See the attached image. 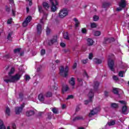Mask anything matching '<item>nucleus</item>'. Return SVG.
<instances>
[{
  "label": "nucleus",
  "instance_id": "39",
  "mask_svg": "<svg viewBox=\"0 0 129 129\" xmlns=\"http://www.w3.org/2000/svg\"><path fill=\"white\" fill-rule=\"evenodd\" d=\"M47 117L49 119L52 118V112H50L47 113Z\"/></svg>",
  "mask_w": 129,
  "mask_h": 129
},
{
  "label": "nucleus",
  "instance_id": "44",
  "mask_svg": "<svg viewBox=\"0 0 129 129\" xmlns=\"http://www.w3.org/2000/svg\"><path fill=\"white\" fill-rule=\"evenodd\" d=\"M108 94H109V92L107 91H105L104 92V94L105 97H108Z\"/></svg>",
  "mask_w": 129,
  "mask_h": 129
},
{
  "label": "nucleus",
  "instance_id": "20",
  "mask_svg": "<svg viewBox=\"0 0 129 129\" xmlns=\"http://www.w3.org/2000/svg\"><path fill=\"white\" fill-rule=\"evenodd\" d=\"M93 61L95 64H101L102 63V60L101 59L95 58Z\"/></svg>",
  "mask_w": 129,
  "mask_h": 129
},
{
  "label": "nucleus",
  "instance_id": "61",
  "mask_svg": "<svg viewBox=\"0 0 129 129\" xmlns=\"http://www.w3.org/2000/svg\"><path fill=\"white\" fill-rule=\"evenodd\" d=\"M27 2H29V6H32L33 5V3H32V0H27Z\"/></svg>",
  "mask_w": 129,
  "mask_h": 129
},
{
  "label": "nucleus",
  "instance_id": "28",
  "mask_svg": "<svg viewBox=\"0 0 129 129\" xmlns=\"http://www.w3.org/2000/svg\"><path fill=\"white\" fill-rule=\"evenodd\" d=\"M37 30L38 33H41V31H42V26L41 24H38L37 25Z\"/></svg>",
  "mask_w": 129,
  "mask_h": 129
},
{
  "label": "nucleus",
  "instance_id": "41",
  "mask_svg": "<svg viewBox=\"0 0 129 129\" xmlns=\"http://www.w3.org/2000/svg\"><path fill=\"white\" fill-rule=\"evenodd\" d=\"M38 11L39 13H43V7L42 6H38Z\"/></svg>",
  "mask_w": 129,
  "mask_h": 129
},
{
  "label": "nucleus",
  "instance_id": "29",
  "mask_svg": "<svg viewBox=\"0 0 129 129\" xmlns=\"http://www.w3.org/2000/svg\"><path fill=\"white\" fill-rule=\"evenodd\" d=\"M127 110V107L126 105L123 106L122 107V113H125Z\"/></svg>",
  "mask_w": 129,
  "mask_h": 129
},
{
  "label": "nucleus",
  "instance_id": "8",
  "mask_svg": "<svg viewBox=\"0 0 129 129\" xmlns=\"http://www.w3.org/2000/svg\"><path fill=\"white\" fill-rule=\"evenodd\" d=\"M114 38H105L103 43L104 44H109L110 43H111V42H114Z\"/></svg>",
  "mask_w": 129,
  "mask_h": 129
},
{
  "label": "nucleus",
  "instance_id": "59",
  "mask_svg": "<svg viewBox=\"0 0 129 129\" xmlns=\"http://www.w3.org/2000/svg\"><path fill=\"white\" fill-rule=\"evenodd\" d=\"M88 59H85V60H82V63L83 64H86V63H87V60Z\"/></svg>",
  "mask_w": 129,
  "mask_h": 129
},
{
  "label": "nucleus",
  "instance_id": "37",
  "mask_svg": "<svg viewBox=\"0 0 129 129\" xmlns=\"http://www.w3.org/2000/svg\"><path fill=\"white\" fill-rule=\"evenodd\" d=\"M96 27H97L96 23L94 22L91 23V28H96Z\"/></svg>",
  "mask_w": 129,
  "mask_h": 129
},
{
  "label": "nucleus",
  "instance_id": "63",
  "mask_svg": "<svg viewBox=\"0 0 129 129\" xmlns=\"http://www.w3.org/2000/svg\"><path fill=\"white\" fill-rule=\"evenodd\" d=\"M16 124L13 123V124H12V128H13V129H16Z\"/></svg>",
  "mask_w": 129,
  "mask_h": 129
},
{
  "label": "nucleus",
  "instance_id": "17",
  "mask_svg": "<svg viewBox=\"0 0 129 129\" xmlns=\"http://www.w3.org/2000/svg\"><path fill=\"white\" fill-rule=\"evenodd\" d=\"M44 96L47 98L52 97V96H53V93H52L51 92H50V91L47 92L44 94Z\"/></svg>",
  "mask_w": 129,
  "mask_h": 129
},
{
  "label": "nucleus",
  "instance_id": "40",
  "mask_svg": "<svg viewBox=\"0 0 129 129\" xmlns=\"http://www.w3.org/2000/svg\"><path fill=\"white\" fill-rule=\"evenodd\" d=\"M21 51V48H16L15 49H14V53H20V51Z\"/></svg>",
  "mask_w": 129,
  "mask_h": 129
},
{
  "label": "nucleus",
  "instance_id": "55",
  "mask_svg": "<svg viewBox=\"0 0 129 129\" xmlns=\"http://www.w3.org/2000/svg\"><path fill=\"white\" fill-rule=\"evenodd\" d=\"M25 105H26V104H25V103H23V104L19 107L20 108H22V110H23V109H24V107H25Z\"/></svg>",
  "mask_w": 129,
  "mask_h": 129
},
{
  "label": "nucleus",
  "instance_id": "33",
  "mask_svg": "<svg viewBox=\"0 0 129 129\" xmlns=\"http://www.w3.org/2000/svg\"><path fill=\"white\" fill-rule=\"evenodd\" d=\"M51 111L54 113V114H58V109H57L56 107L52 108Z\"/></svg>",
  "mask_w": 129,
  "mask_h": 129
},
{
  "label": "nucleus",
  "instance_id": "27",
  "mask_svg": "<svg viewBox=\"0 0 129 129\" xmlns=\"http://www.w3.org/2000/svg\"><path fill=\"white\" fill-rule=\"evenodd\" d=\"M10 113H11V110L10 109V108L7 107L6 110L5 111V114L8 115V116H10V115H11Z\"/></svg>",
  "mask_w": 129,
  "mask_h": 129
},
{
  "label": "nucleus",
  "instance_id": "45",
  "mask_svg": "<svg viewBox=\"0 0 129 129\" xmlns=\"http://www.w3.org/2000/svg\"><path fill=\"white\" fill-rule=\"evenodd\" d=\"M87 32V30H86V28H83L82 29V32L83 34H86V32Z\"/></svg>",
  "mask_w": 129,
  "mask_h": 129
},
{
  "label": "nucleus",
  "instance_id": "53",
  "mask_svg": "<svg viewBox=\"0 0 129 129\" xmlns=\"http://www.w3.org/2000/svg\"><path fill=\"white\" fill-rule=\"evenodd\" d=\"M93 57V54L92 53H90L89 55V59H90V60H91V59H92Z\"/></svg>",
  "mask_w": 129,
  "mask_h": 129
},
{
  "label": "nucleus",
  "instance_id": "12",
  "mask_svg": "<svg viewBox=\"0 0 129 129\" xmlns=\"http://www.w3.org/2000/svg\"><path fill=\"white\" fill-rule=\"evenodd\" d=\"M119 6L121 9H123L125 7H126V3H125V0H121L120 2L119 3Z\"/></svg>",
  "mask_w": 129,
  "mask_h": 129
},
{
  "label": "nucleus",
  "instance_id": "4",
  "mask_svg": "<svg viewBox=\"0 0 129 129\" xmlns=\"http://www.w3.org/2000/svg\"><path fill=\"white\" fill-rule=\"evenodd\" d=\"M108 66L110 70L114 71V60L111 59H108Z\"/></svg>",
  "mask_w": 129,
  "mask_h": 129
},
{
  "label": "nucleus",
  "instance_id": "30",
  "mask_svg": "<svg viewBox=\"0 0 129 129\" xmlns=\"http://www.w3.org/2000/svg\"><path fill=\"white\" fill-rule=\"evenodd\" d=\"M112 92H113V93H114V94L118 95V89L116 88H113Z\"/></svg>",
  "mask_w": 129,
  "mask_h": 129
},
{
  "label": "nucleus",
  "instance_id": "24",
  "mask_svg": "<svg viewBox=\"0 0 129 129\" xmlns=\"http://www.w3.org/2000/svg\"><path fill=\"white\" fill-rule=\"evenodd\" d=\"M0 129H7L6 126L4 124V122L2 119H0Z\"/></svg>",
  "mask_w": 129,
  "mask_h": 129
},
{
  "label": "nucleus",
  "instance_id": "43",
  "mask_svg": "<svg viewBox=\"0 0 129 129\" xmlns=\"http://www.w3.org/2000/svg\"><path fill=\"white\" fill-rule=\"evenodd\" d=\"M46 32V35H49V34L51 33V30H50L49 28H47Z\"/></svg>",
  "mask_w": 129,
  "mask_h": 129
},
{
  "label": "nucleus",
  "instance_id": "47",
  "mask_svg": "<svg viewBox=\"0 0 129 129\" xmlns=\"http://www.w3.org/2000/svg\"><path fill=\"white\" fill-rule=\"evenodd\" d=\"M69 82L72 86H74V85H75V81H69Z\"/></svg>",
  "mask_w": 129,
  "mask_h": 129
},
{
  "label": "nucleus",
  "instance_id": "21",
  "mask_svg": "<svg viewBox=\"0 0 129 129\" xmlns=\"http://www.w3.org/2000/svg\"><path fill=\"white\" fill-rule=\"evenodd\" d=\"M43 6L45 10H49V9H50V6H49V4L46 2H43Z\"/></svg>",
  "mask_w": 129,
  "mask_h": 129
},
{
  "label": "nucleus",
  "instance_id": "36",
  "mask_svg": "<svg viewBox=\"0 0 129 129\" xmlns=\"http://www.w3.org/2000/svg\"><path fill=\"white\" fill-rule=\"evenodd\" d=\"M25 80H26V81H29V80H30V79H31V77H30V76H29L28 75H25Z\"/></svg>",
  "mask_w": 129,
  "mask_h": 129
},
{
  "label": "nucleus",
  "instance_id": "42",
  "mask_svg": "<svg viewBox=\"0 0 129 129\" xmlns=\"http://www.w3.org/2000/svg\"><path fill=\"white\" fill-rule=\"evenodd\" d=\"M100 34H101V33H100V31H95V32H94V35L95 36H100Z\"/></svg>",
  "mask_w": 129,
  "mask_h": 129
},
{
  "label": "nucleus",
  "instance_id": "2",
  "mask_svg": "<svg viewBox=\"0 0 129 129\" xmlns=\"http://www.w3.org/2000/svg\"><path fill=\"white\" fill-rule=\"evenodd\" d=\"M89 100H86L85 101V104L87 105L89 102H92V98L94 97V93H93V90L91 89L88 94Z\"/></svg>",
  "mask_w": 129,
  "mask_h": 129
},
{
  "label": "nucleus",
  "instance_id": "25",
  "mask_svg": "<svg viewBox=\"0 0 129 129\" xmlns=\"http://www.w3.org/2000/svg\"><path fill=\"white\" fill-rule=\"evenodd\" d=\"M14 73H15V68H12L9 73V76L10 77V78H11L13 76L12 75H13V74H14Z\"/></svg>",
  "mask_w": 129,
  "mask_h": 129
},
{
  "label": "nucleus",
  "instance_id": "6",
  "mask_svg": "<svg viewBox=\"0 0 129 129\" xmlns=\"http://www.w3.org/2000/svg\"><path fill=\"white\" fill-rule=\"evenodd\" d=\"M67 15H68V11H67V10H62L60 11L59 13V18H65Z\"/></svg>",
  "mask_w": 129,
  "mask_h": 129
},
{
  "label": "nucleus",
  "instance_id": "51",
  "mask_svg": "<svg viewBox=\"0 0 129 129\" xmlns=\"http://www.w3.org/2000/svg\"><path fill=\"white\" fill-rule=\"evenodd\" d=\"M12 12L13 16H15V15H16V11H15V8L12 9Z\"/></svg>",
  "mask_w": 129,
  "mask_h": 129
},
{
  "label": "nucleus",
  "instance_id": "11",
  "mask_svg": "<svg viewBox=\"0 0 129 129\" xmlns=\"http://www.w3.org/2000/svg\"><path fill=\"white\" fill-rule=\"evenodd\" d=\"M23 111V108H20V107H15V113L16 114L19 115L22 113Z\"/></svg>",
  "mask_w": 129,
  "mask_h": 129
},
{
  "label": "nucleus",
  "instance_id": "22",
  "mask_svg": "<svg viewBox=\"0 0 129 129\" xmlns=\"http://www.w3.org/2000/svg\"><path fill=\"white\" fill-rule=\"evenodd\" d=\"M83 117L82 116H77L73 118V121H76L77 120H83Z\"/></svg>",
  "mask_w": 129,
  "mask_h": 129
},
{
  "label": "nucleus",
  "instance_id": "34",
  "mask_svg": "<svg viewBox=\"0 0 129 129\" xmlns=\"http://www.w3.org/2000/svg\"><path fill=\"white\" fill-rule=\"evenodd\" d=\"M93 20L94 22H97L99 20V17L97 15H94L93 17Z\"/></svg>",
  "mask_w": 129,
  "mask_h": 129
},
{
  "label": "nucleus",
  "instance_id": "26",
  "mask_svg": "<svg viewBox=\"0 0 129 129\" xmlns=\"http://www.w3.org/2000/svg\"><path fill=\"white\" fill-rule=\"evenodd\" d=\"M74 21H75V26L76 27H79V24H80V23L78 21V19H77V18H74Z\"/></svg>",
  "mask_w": 129,
  "mask_h": 129
},
{
  "label": "nucleus",
  "instance_id": "48",
  "mask_svg": "<svg viewBox=\"0 0 129 129\" xmlns=\"http://www.w3.org/2000/svg\"><path fill=\"white\" fill-rule=\"evenodd\" d=\"M60 45L62 48H65V47H66V44L63 42L60 43Z\"/></svg>",
  "mask_w": 129,
  "mask_h": 129
},
{
  "label": "nucleus",
  "instance_id": "54",
  "mask_svg": "<svg viewBox=\"0 0 129 129\" xmlns=\"http://www.w3.org/2000/svg\"><path fill=\"white\" fill-rule=\"evenodd\" d=\"M113 80H115V81L118 80V78H117V76H113Z\"/></svg>",
  "mask_w": 129,
  "mask_h": 129
},
{
  "label": "nucleus",
  "instance_id": "10",
  "mask_svg": "<svg viewBox=\"0 0 129 129\" xmlns=\"http://www.w3.org/2000/svg\"><path fill=\"white\" fill-rule=\"evenodd\" d=\"M57 42V37L54 36L53 38H51L50 40L48 41V45L49 46H52L53 44H54V43H56Z\"/></svg>",
  "mask_w": 129,
  "mask_h": 129
},
{
  "label": "nucleus",
  "instance_id": "19",
  "mask_svg": "<svg viewBox=\"0 0 129 129\" xmlns=\"http://www.w3.org/2000/svg\"><path fill=\"white\" fill-rule=\"evenodd\" d=\"M87 42L88 46H92L93 45V43H94V41L91 39V38H88L87 39Z\"/></svg>",
  "mask_w": 129,
  "mask_h": 129
},
{
  "label": "nucleus",
  "instance_id": "49",
  "mask_svg": "<svg viewBox=\"0 0 129 129\" xmlns=\"http://www.w3.org/2000/svg\"><path fill=\"white\" fill-rule=\"evenodd\" d=\"M118 75L120 77H123V72H119Z\"/></svg>",
  "mask_w": 129,
  "mask_h": 129
},
{
  "label": "nucleus",
  "instance_id": "15",
  "mask_svg": "<svg viewBox=\"0 0 129 129\" xmlns=\"http://www.w3.org/2000/svg\"><path fill=\"white\" fill-rule=\"evenodd\" d=\"M35 114V112L33 110L27 111L26 113V115L27 116H32Z\"/></svg>",
  "mask_w": 129,
  "mask_h": 129
},
{
  "label": "nucleus",
  "instance_id": "52",
  "mask_svg": "<svg viewBox=\"0 0 129 129\" xmlns=\"http://www.w3.org/2000/svg\"><path fill=\"white\" fill-rule=\"evenodd\" d=\"M119 102L121 104H125V105L126 104V102H125V101L121 100V101H119Z\"/></svg>",
  "mask_w": 129,
  "mask_h": 129
},
{
  "label": "nucleus",
  "instance_id": "32",
  "mask_svg": "<svg viewBox=\"0 0 129 129\" xmlns=\"http://www.w3.org/2000/svg\"><path fill=\"white\" fill-rule=\"evenodd\" d=\"M12 35H13L12 33H9L8 34V35L7 36V39L9 41H12V40H13V37H12Z\"/></svg>",
  "mask_w": 129,
  "mask_h": 129
},
{
  "label": "nucleus",
  "instance_id": "46",
  "mask_svg": "<svg viewBox=\"0 0 129 129\" xmlns=\"http://www.w3.org/2000/svg\"><path fill=\"white\" fill-rule=\"evenodd\" d=\"M46 53V50H45V49H42L41 50V55H45Z\"/></svg>",
  "mask_w": 129,
  "mask_h": 129
},
{
  "label": "nucleus",
  "instance_id": "50",
  "mask_svg": "<svg viewBox=\"0 0 129 129\" xmlns=\"http://www.w3.org/2000/svg\"><path fill=\"white\" fill-rule=\"evenodd\" d=\"M77 67V63L75 62L73 66V69H76Z\"/></svg>",
  "mask_w": 129,
  "mask_h": 129
},
{
  "label": "nucleus",
  "instance_id": "35",
  "mask_svg": "<svg viewBox=\"0 0 129 129\" xmlns=\"http://www.w3.org/2000/svg\"><path fill=\"white\" fill-rule=\"evenodd\" d=\"M63 38L67 40H69V36H68V32H66L63 34Z\"/></svg>",
  "mask_w": 129,
  "mask_h": 129
},
{
  "label": "nucleus",
  "instance_id": "38",
  "mask_svg": "<svg viewBox=\"0 0 129 129\" xmlns=\"http://www.w3.org/2000/svg\"><path fill=\"white\" fill-rule=\"evenodd\" d=\"M73 98H74V96L70 95L68 96V97L66 98V100H69V99H73Z\"/></svg>",
  "mask_w": 129,
  "mask_h": 129
},
{
  "label": "nucleus",
  "instance_id": "3",
  "mask_svg": "<svg viewBox=\"0 0 129 129\" xmlns=\"http://www.w3.org/2000/svg\"><path fill=\"white\" fill-rule=\"evenodd\" d=\"M51 4V12H56L57 11V6H58V2H57V0H49Z\"/></svg>",
  "mask_w": 129,
  "mask_h": 129
},
{
  "label": "nucleus",
  "instance_id": "16",
  "mask_svg": "<svg viewBox=\"0 0 129 129\" xmlns=\"http://www.w3.org/2000/svg\"><path fill=\"white\" fill-rule=\"evenodd\" d=\"M38 99L41 102H43L45 100V98L44 97V95L43 94H40L38 95Z\"/></svg>",
  "mask_w": 129,
  "mask_h": 129
},
{
  "label": "nucleus",
  "instance_id": "7",
  "mask_svg": "<svg viewBox=\"0 0 129 129\" xmlns=\"http://www.w3.org/2000/svg\"><path fill=\"white\" fill-rule=\"evenodd\" d=\"M99 111V108L96 107L90 111L89 115V116H91V115H94V114H96L98 113Z\"/></svg>",
  "mask_w": 129,
  "mask_h": 129
},
{
  "label": "nucleus",
  "instance_id": "56",
  "mask_svg": "<svg viewBox=\"0 0 129 129\" xmlns=\"http://www.w3.org/2000/svg\"><path fill=\"white\" fill-rule=\"evenodd\" d=\"M6 12H11V8L8 6H6Z\"/></svg>",
  "mask_w": 129,
  "mask_h": 129
},
{
  "label": "nucleus",
  "instance_id": "1",
  "mask_svg": "<svg viewBox=\"0 0 129 129\" xmlns=\"http://www.w3.org/2000/svg\"><path fill=\"white\" fill-rule=\"evenodd\" d=\"M69 71V68L68 66H66L65 68L63 66H60L59 69V74L63 77H67L68 76V72Z\"/></svg>",
  "mask_w": 129,
  "mask_h": 129
},
{
  "label": "nucleus",
  "instance_id": "23",
  "mask_svg": "<svg viewBox=\"0 0 129 129\" xmlns=\"http://www.w3.org/2000/svg\"><path fill=\"white\" fill-rule=\"evenodd\" d=\"M107 124H108V125H109V126H111L112 125H114V124H115V120H112L108 122Z\"/></svg>",
  "mask_w": 129,
  "mask_h": 129
},
{
  "label": "nucleus",
  "instance_id": "60",
  "mask_svg": "<svg viewBox=\"0 0 129 129\" xmlns=\"http://www.w3.org/2000/svg\"><path fill=\"white\" fill-rule=\"evenodd\" d=\"M121 10H122L121 7H119V8H117L116 11H117V12H120V11H121Z\"/></svg>",
  "mask_w": 129,
  "mask_h": 129
},
{
  "label": "nucleus",
  "instance_id": "58",
  "mask_svg": "<svg viewBox=\"0 0 129 129\" xmlns=\"http://www.w3.org/2000/svg\"><path fill=\"white\" fill-rule=\"evenodd\" d=\"M12 19L11 18V19H9V20H8V21H7V23L8 24H12Z\"/></svg>",
  "mask_w": 129,
  "mask_h": 129
},
{
  "label": "nucleus",
  "instance_id": "18",
  "mask_svg": "<svg viewBox=\"0 0 129 129\" xmlns=\"http://www.w3.org/2000/svg\"><path fill=\"white\" fill-rule=\"evenodd\" d=\"M17 99H20L21 101H23L24 100V93L23 92H20L19 93V97Z\"/></svg>",
  "mask_w": 129,
  "mask_h": 129
},
{
  "label": "nucleus",
  "instance_id": "5",
  "mask_svg": "<svg viewBox=\"0 0 129 129\" xmlns=\"http://www.w3.org/2000/svg\"><path fill=\"white\" fill-rule=\"evenodd\" d=\"M32 21V17L28 16L26 18V20L22 23V26L23 27H27L28 24Z\"/></svg>",
  "mask_w": 129,
  "mask_h": 129
},
{
  "label": "nucleus",
  "instance_id": "14",
  "mask_svg": "<svg viewBox=\"0 0 129 129\" xmlns=\"http://www.w3.org/2000/svg\"><path fill=\"white\" fill-rule=\"evenodd\" d=\"M93 86L95 91H97V90H98V87L99 86V82L97 81L94 82Z\"/></svg>",
  "mask_w": 129,
  "mask_h": 129
},
{
  "label": "nucleus",
  "instance_id": "57",
  "mask_svg": "<svg viewBox=\"0 0 129 129\" xmlns=\"http://www.w3.org/2000/svg\"><path fill=\"white\" fill-rule=\"evenodd\" d=\"M107 6H108V4L106 3H105L103 4L102 7L103 8H106V7H107Z\"/></svg>",
  "mask_w": 129,
  "mask_h": 129
},
{
  "label": "nucleus",
  "instance_id": "13",
  "mask_svg": "<svg viewBox=\"0 0 129 129\" xmlns=\"http://www.w3.org/2000/svg\"><path fill=\"white\" fill-rule=\"evenodd\" d=\"M69 90V87H68V85H62V88L61 89V91L63 94H64V92H66Z\"/></svg>",
  "mask_w": 129,
  "mask_h": 129
},
{
  "label": "nucleus",
  "instance_id": "64",
  "mask_svg": "<svg viewBox=\"0 0 129 129\" xmlns=\"http://www.w3.org/2000/svg\"><path fill=\"white\" fill-rule=\"evenodd\" d=\"M71 81H75V78H74V77H72L71 78Z\"/></svg>",
  "mask_w": 129,
  "mask_h": 129
},
{
  "label": "nucleus",
  "instance_id": "31",
  "mask_svg": "<svg viewBox=\"0 0 129 129\" xmlns=\"http://www.w3.org/2000/svg\"><path fill=\"white\" fill-rule=\"evenodd\" d=\"M111 106L113 108H117L118 107V104L115 103H113L111 104Z\"/></svg>",
  "mask_w": 129,
  "mask_h": 129
},
{
  "label": "nucleus",
  "instance_id": "9",
  "mask_svg": "<svg viewBox=\"0 0 129 129\" xmlns=\"http://www.w3.org/2000/svg\"><path fill=\"white\" fill-rule=\"evenodd\" d=\"M21 76H22L21 74H17L15 76H13L12 77H11L10 78V79H11V80H16V81L20 80V79L21 78Z\"/></svg>",
  "mask_w": 129,
  "mask_h": 129
},
{
  "label": "nucleus",
  "instance_id": "62",
  "mask_svg": "<svg viewBox=\"0 0 129 129\" xmlns=\"http://www.w3.org/2000/svg\"><path fill=\"white\" fill-rule=\"evenodd\" d=\"M62 109H65V108H66V105L65 104H62L61 106Z\"/></svg>",
  "mask_w": 129,
  "mask_h": 129
}]
</instances>
